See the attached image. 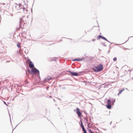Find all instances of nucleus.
<instances>
[{
  "label": "nucleus",
  "instance_id": "nucleus-1",
  "mask_svg": "<svg viewBox=\"0 0 133 133\" xmlns=\"http://www.w3.org/2000/svg\"><path fill=\"white\" fill-rule=\"evenodd\" d=\"M103 65L102 64H100L97 66H95L92 68V69L95 72L101 71L103 69Z\"/></svg>",
  "mask_w": 133,
  "mask_h": 133
},
{
  "label": "nucleus",
  "instance_id": "nucleus-2",
  "mask_svg": "<svg viewBox=\"0 0 133 133\" xmlns=\"http://www.w3.org/2000/svg\"><path fill=\"white\" fill-rule=\"evenodd\" d=\"M30 73L32 74L35 73L39 74V71L37 70L36 68H33L31 71Z\"/></svg>",
  "mask_w": 133,
  "mask_h": 133
},
{
  "label": "nucleus",
  "instance_id": "nucleus-3",
  "mask_svg": "<svg viewBox=\"0 0 133 133\" xmlns=\"http://www.w3.org/2000/svg\"><path fill=\"white\" fill-rule=\"evenodd\" d=\"M76 112L78 114V116L79 117H81L82 115V113L79 112V109L78 108H77L76 110Z\"/></svg>",
  "mask_w": 133,
  "mask_h": 133
},
{
  "label": "nucleus",
  "instance_id": "nucleus-4",
  "mask_svg": "<svg viewBox=\"0 0 133 133\" xmlns=\"http://www.w3.org/2000/svg\"><path fill=\"white\" fill-rule=\"evenodd\" d=\"M68 72L72 76H78V74L76 72H73L70 71H69Z\"/></svg>",
  "mask_w": 133,
  "mask_h": 133
},
{
  "label": "nucleus",
  "instance_id": "nucleus-5",
  "mask_svg": "<svg viewBox=\"0 0 133 133\" xmlns=\"http://www.w3.org/2000/svg\"><path fill=\"white\" fill-rule=\"evenodd\" d=\"M29 67L30 68H33L34 65L31 61H30L29 64Z\"/></svg>",
  "mask_w": 133,
  "mask_h": 133
},
{
  "label": "nucleus",
  "instance_id": "nucleus-6",
  "mask_svg": "<svg viewBox=\"0 0 133 133\" xmlns=\"http://www.w3.org/2000/svg\"><path fill=\"white\" fill-rule=\"evenodd\" d=\"M125 90L124 88H123L122 90L120 91L118 93V95H119V94H120L123 91Z\"/></svg>",
  "mask_w": 133,
  "mask_h": 133
},
{
  "label": "nucleus",
  "instance_id": "nucleus-7",
  "mask_svg": "<svg viewBox=\"0 0 133 133\" xmlns=\"http://www.w3.org/2000/svg\"><path fill=\"white\" fill-rule=\"evenodd\" d=\"M107 108L110 109L111 108V106L110 104H108L107 105Z\"/></svg>",
  "mask_w": 133,
  "mask_h": 133
},
{
  "label": "nucleus",
  "instance_id": "nucleus-8",
  "mask_svg": "<svg viewBox=\"0 0 133 133\" xmlns=\"http://www.w3.org/2000/svg\"><path fill=\"white\" fill-rule=\"evenodd\" d=\"M51 77H50V76L47 77L46 79L45 80L46 81H48L51 79Z\"/></svg>",
  "mask_w": 133,
  "mask_h": 133
},
{
  "label": "nucleus",
  "instance_id": "nucleus-9",
  "mask_svg": "<svg viewBox=\"0 0 133 133\" xmlns=\"http://www.w3.org/2000/svg\"><path fill=\"white\" fill-rule=\"evenodd\" d=\"M82 128V129L84 133H87L86 131V130L84 128V127H83V128Z\"/></svg>",
  "mask_w": 133,
  "mask_h": 133
},
{
  "label": "nucleus",
  "instance_id": "nucleus-10",
  "mask_svg": "<svg viewBox=\"0 0 133 133\" xmlns=\"http://www.w3.org/2000/svg\"><path fill=\"white\" fill-rule=\"evenodd\" d=\"M103 38V37L101 35H99L98 36V37L97 38V39L99 40L101 38Z\"/></svg>",
  "mask_w": 133,
  "mask_h": 133
},
{
  "label": "nucleus",
  "instance_id": "nucleus-11",
  "mask_svg": "<svg viewBox=\"0 0 133 133\" xmlns=\"http://www.w3.org/2000/svg\"><path fill=\"white\" fill-rule=\"evenodd\" d=\"M111 102V101L109 99L108 100L107 102L108 104H110Z\"/></svg>",
  "mask_w": 133,
  "mask_h": 133
},
{
  "label": "nucleus",
  "instance_id": "nucleus-12",
  "mask_svg": "<svg viewBox=\"0 0 133 133\" xmlns=\"http://www.w3.org/2000/svg\"><path fill=\"white\" fill-rule=\"evenodd\" d=\"M81 126L82 128H83V127H84L82 121H81Z\"/></svg>",
  "mask_w": 133,
  "mask_h": 133
},
{
  "label": "nucleus",
  "instance_id": "nucleus-13",
  "mask_svg": "<svg viewBox=\"0 0 133 133\" xmlns=\"http://www.w3.org/2000/svg\"><path fill=\"white\" fill-rule=\"evenodd\" d=\"M89 131L91 133H94V132L92 131L90 129H88Z\"/></svg>",
  "mask_w": 133,
  "mask_h": 133
},
{
  "label": "nucleus",
  "instance_id": "nucleus-14",
  "mask_svg": "<svg viewBox=\"0 0 133 133\" xmlns=\"http://www.w3.org/2000/svg\"><path fill=\"white\" fill-rule=\"evenodd\" d=\"M117 60V58H116V57H114V59H113V61H116Z\"/></svg>",
  "mask_w": 133,
  "mask_h": 133
},
{
  "label": "nucleus",
  "instance_id": "nucleus-15",
  "mask_svg": "<svg viewBox=\"0 0 133 133\" xmlns=\"http://www.w3.org/2000/svg\"><path fill=\"white\" fill-rule=\"evenodd\" d=\"M82 60V59H81V58H79L78 59H77V61H81Z\"/></svg>",
  "mask_w": 133,
  "mask_h": 133
},
{
  "label": "nucleus",
  "instance_id": "nucleus-16",
  "mask_svg": "<svg viewBox=\"0 0 133 133\" xmlns=\"http://www.w3.org/2000/svg\"><path fill=\"white\" fill-rule=\"evenodd\" d=\"M102 38L107 41V39L104 37H103V38Z\"/></svg>",
  "mask_w": 133,
  "mask_h": 133
},
{
  "label": "nucleus",
  "instance_id": "nucleus-17",
  "mask_svg": "<svg viewBox=\"0 0 133 133\" xmlns=\"http://www.w3.org/2000/svg\"><path fill=\"white\" fill-rule=\"evenodd\" d=\"M17 46L18 47H19V48H20L21 46H20V45H19L18 44H17Z\"/></svg>",
  "mask_w": 133,
  "mask_h": 133
},
{
  "label": "nucleus",
  "instance_id": "nucleus-18",
  "mask_svg": "<svg viewBox=\"0 0 133 133\" xmlns=\"http://www.w3.org/2000/svg\"><path fill=\"white\" fill-rule=\"evenodd\" d=\"M77 59H74L73 61H77Z\"/></svg>",
  "mask_w": 133,
  "mask_h": 133
},
{
  "label": "nucleus",
  "instance_id": "nucleus-19",
  "mask_svg": "<svg viewBox=\"0 0 133 133\" xmlns=\"http://www.w3.org/2000/svg\"><path fill=\"white\" fill-rule=\"evenodd\" d=\"M88 126H90V124H88Z\"/></svg>",
  "mask_w": 133,
  "mask_h": 133
},
{
  "label": "nucleus",
  "instance_id": "nucleus-20",
  "mask_svg": "<svg viewBox=\"0 0 133 133\" xmlns=\"http://www.w3.org/2000/svg\"><path fill=\"white\" fill-rule=\"evenodd\" d=\"M54 61H55V62L56 61L55 59H54Z\"/></svg>",
  "mask_w": 133,
  "mask_h": 133
},
{
  "label": "nucleus",
  "instance_id": "nucleus-21",
  "mask_svg": "<svg viewBox=\"0 0 133 133\" xmlns=\"http://www.w3.org/2000/svg\"><path fill=\"white\" fill-rule=\"evenodd\" d=\"M49 88L48 87H47V88Z\"/></svg>",
  "mask_w": 133,
  "mask_h": 133
}]
</instances>
